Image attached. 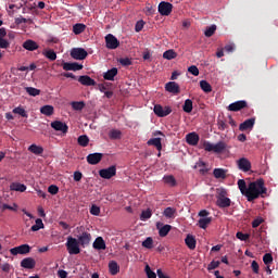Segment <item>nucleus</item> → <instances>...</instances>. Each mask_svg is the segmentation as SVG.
Listing matches in <instances>:
<instances>
[{
  "label": "nucleus",
  "instance_id": "obj_1",
  "mask_svg": "<svg viewBox=\"0 0 278 278\" xmlns=\"http://www.w3.org/2000/svg\"><path fill=\"white\" fill-rule=\"evenodd\" d=\"M238 188L243 194V197H247L248 201L251 203L255 201V199H264L268 192V189L266 186H264V179H257L256 181H252L247 187V181L244 179L238 180Z\"/></svg>",
  "mask_w": 278,
  "mask_h": 278
},
{
  "label": "nucleus",
  "instance_id": "obj_2",
  "mask_svg": "<svg viewBox=\"0 0 278 278\" xmlns=\"http://www.w3.org/2000/svg\"><path fill=\"white\" fill-rule=\"evenodd\" d=\"M76 240L78 241V244L83 249H86V247H89L90 242H92V235L86 230V227L79 226L76 228Z\"/></svg>",
  "mask_w": 278,
  "mask_h": 278
},
{
  "label": "nucleus",
  "instance_id": "obj_3",
  "mask_svg": "<svg viewBox=\"0 0 278 278\" xmlns=\"http://www.w3.org/2000/svg\"><path fill=\"white\" fill-rule=\"evenodd\" d=\"M203 149L204 151H207V153H223L227 150V144L225 141H219L217 143H212L210 141L203 142Z\"/></svg>",
  "mask_w": 278,
  "mask_h": 278
},
{
  "label": "nucleus",
  "instance_id": "obj_4",
  "mask_svg": "<svg viewBox=\"0 0 278 278\" xmlns=\"http://www.w3.org/2000/svg\"><path fill=\"white\" fill-rule=\"evenodd\" d=\"M65 247L70 255H79L81 253V249L79 248L81 245L76 238L67 237Z\"/></svg>",
  "mask_w": 278,
  "mask_h": 278
},
{
  "label": "nucleus",
  "instance_id": "obj_5",
  "mask_svg": "<svg viewBox=\"0 0 278 278\" xmlns=\"http://www.w3.org/2000/svg\"><path fill=\"white\" fill-rule=\"evenodd\" d=\"M217 207L225 208L231 206V199L227 198V190L219 189L217 192Z\"/></svg>",
  "mask_w": 278,
  "mask_h": 278
},
{
  "label": "nucleus",
  "instance_id": "obj_6",
  "mask_svg": "<svg viewBox=\"0 0 278 278\" xmlns=\"http://www.w3.org/2000/svg\"><path fill=\"white\" fill-rule=\"evenodd\" d=\"M173 112L170 106H162V104L154 105V114L159 116V118H164L168 116Z\"/></svg>",
  "mask_w": 278,
  "mask_h": 278
},
{
  "label": "nucleus",
  "instance_id": "obj_7",
  "mask_svg": "<svg viewBox=\"0 0 278 278\" xmlns=\"http://www.w3.org/2000/svg\"><path fill=\"white\" fill-rule=\"evenodd\" d=\"M50 126L54 131H61L62 136H66L68 134V125L62 121L51 122Z\"/></svg>",
  "mask_w": 278,
  "mask_h": 278
},
{
  "label": "nucleus",
  "instance_id": "obj_8",
  "mask_svg": "<svg viewBox=\"0 0 278 278\" xmlns=\"http://www.w3.org/2000/svg\"><path fill=\"white\" fill-rule=\"evenodd\" d=\"M73 60H86L88 58V52L84 48H74L70 53Z\"/></svg>",
  "mask_w": 278,
  "mask_h": 278
},
{
  "label": "nucleus",
  "instance_id": "obj_9",
  "mask_svg": "<svg viewBox=\"0 0 278 278\" xmlns=\"http://www.w3.org/2000/svg\"><path fill=\"white\" fill-rule=\"evenodd\" d=\"M173 12V4L170 2L162 1L159 4V14L161 16H170Z\"/></svg>",
  "mask_w": 278,
  "mask_h": 278
},
{
  "label": "nucleus",
  "instance_id": "obj_10",
  "mask_svg": "<svg viewBox=\"0 0 278 278\" xmlns=\"http://www.w3.org/2000/svg\"><path fill=\"white\" fill-rule=\"evenodd\" d=\"M31 247L29 244H22L10 250L11 255H27L30 253Z\"/></svg>",
  "mask_w": 278,
  "mask_h": 278
},
{
  "label": "nucleus",
  "instance_id": "obj_11",
  "mask_svg": "<svg viewBox=\"0 0 278 278\" xmlns=\"http://www.w3.org/2000/svg\"><path fill=\"white\" fill-rule=\"evenodd\" d=\"M105 45L106 49H118V47H121V41H118L114 35L109 34L105 36Z\"/></svg>",
  "mask_w": 278,
  "mask_h": 278
},
{
  "label": "nucleus",
  "instance_id": "obj_12",
  "mask_svg": "<svg viewBox=\"0 0 278 278\" xmlns=\"http://www.w3.org/2000/svg\"><path fill=\"white\" fill-rule=\"evenodd\" d=\"M99 175L102 179H112V177H116V167L113 165L108 168L100 169Z\"/></svg>",
  "mask_w": 278,
  "mask_h": 278
},
{
  "label": "nucleus",
  "instance_id": "obj_13",
  "mask_svg": "<svg viewBox=\"0 0 278 278\" xmlns=\"http://www.w3.org/2000/svg\"><path fill=\"white\" fill-rule=\"evenodd\" d=\"M248 103L245 100H239L237 102H233L228 105L229 112H240V110H244V108H248Z\"/></svg>",
  "mask_w": 278,
  "mask_h": 278
},
{
  "label": "nucleus",
  "instance_id": "obj_14",
  "mask_svg": "<svg viewBox=\"0 0 278 278\" xmlns=\"http://www.w3.org/2000/svg\"><path fill=\"white\" fill-rule=\"evenodd\" d=\"M156 229H159V236L161 238H166V236H168V233H170V229H173V226L166 224H162L160 222L156 223Z\"/></svg>",
  "mask_w": 278,
  "mask_h": 278
},
{
  "label": "nucleus",
  "instance_id": "obj_15",
  "mask_svg": "<svg viewBox=\"0 0 278 278\" xmlns=\"http://www.w3.org/2000/svg\"><path fill=\"white\" fill-rule=\"evenodd\" d=\"M237 166L239 170H242L243 173H249L251 170V161L247 157H241L237 161Z\"/></svg>",
  "mask_w": 278,
  "mask_h": 278
},
{
  "label": "nucleus",
  "instance_id": "obj_16",
  "mask_svg": "<svg viewBox=\"0 0 278 278\" xmlns=\"http://www.w3.org/2000/svg\"><path fill=\"white\" fill-rule=\"evenodd\" d=\"M102 160H103V153L96 152L87 155V162L88 164H91V166L99 164V162H101Z\"/></svg>",
  "mask_w": 278,
  "mask_h": 278
},
{
  "label": "nucleus",
  "instance_id": "obj_17",
  "mask_svg": "<svg viewBox=\"0 0 278 278\" xmlns=\"http://www.w3.org/2000/svg\"><path fill=\"white\" fill-rule=\"evenodd\" d=\"M166 92H170V94H179L181 89L179 88V84L175 81H169L165 85Z\"/></svg>",
  "mask_w": 278,
  "mask_h": 278
},
{
  "label": "nucleus",
  "instance_id": "obj_18",
  "mask_svg": "<svg viewBox=\"0 0 278 278\" xmlns=\"http://www.w3.org/2000/svg\"><path fill=\"white\" fill-rule=\"evenodd\" d=\"M62 67H63V71H81L84 68V65L77 62H74V63L63 62Z\"/></svg>",
  "mask_w": 278,
  "mask_h": 278
},
{
  "label": "nucleus",
  "instance_id": "obj_19",
  "mask_svg": "<svg viewBox=\"0 0 278 278\" xmlns=\"http://www.w3.org/2000/svg\"><path fill=\"white\" fill-rule=\"evenodd\" d=\"M21 267L26 268L27 270H31L36 268V260L33 257H26L21 261Z\"/></svg>",
  "mask_w": 278,
  "mask_h": 278
},
{
  "label": "nucleus",
  "instance_id": "obj_20",
  "mask_svg": "<svg viewBox=\"0 0 278 278\" xmlns=\"http://www.w3.org/2000/svg\"><path fill=\"white\" fill-rule=\"evenodd\" d=\"M92 248L96 251H105L108 247L105 245V240L103 239V237L96 238V240L92 243Z\"/></svg>",
  "mask_w": 278,
  "mask_h": 278
},
{
  "label": "nucleus",
  "instance_id": "obj_21",
  "mask_svg": "<svg viewBox=\"0 0 278 278\" xmlns=\"http://www.w3.org/2000/svg\"><path fill=\"white\" fill-rule=\"evenodd\" d=\"M254 126H255V118H249L239 125V130L247 131L248 129H252Z\"/></svg>",
  "mask_w": 278,
  "mask_h": 278
},
{
  "label": "nucleus",
  "instance_id": "obj_22",
  "mask_svg": "<svg viewBox=\"0 0 278 278\" xmlns=\"http://www.w3.org/2000/svg\"><path fill=\"white\" fill-rule=\"evenodd\" d=\"M78 81L81 86H97V81L88 75L79 76Z\"/></svg>",
  "mask_w": 278,
  "mask_h": 278
},
{
  "label": "nucleus",
  "instance_id": "obj_23",
  "mask_svg": "<svg viewBox=\"0 0 278 278\" xmlns=\"http://www.w3.org/2000/svg\"><path fill=\"white\" fill-rule=\"evenodd\" d=\"M186 140L191 147L199 144V135L197 132H189L186 135Z\"/></svg>",
  "mask_w": 278,
  "mask_h": 278
},
{
  "label": "nucleus",
  "instance_id": "obj_24",
  "mask_svg": "<svg viewBox=\"0 0 278 278\" xmlns=\"http://www.w3.org/2000/svg\"><path fill=\"white\" fill-rule=\"evenodd\" d=\"M185 243L187 244L188 249H190V251H194L197 249V239H194V236L192 235H187Z\"/></svg>",
  "mask_w": 278,
  "mask_h": 278
},
{
  "label": "nucleus",
  "instance_id": "obj_25",
  "mask_svg": "<svg viewBox=\"0 0 278 278\" xmlns=\"http://www.w3.org/2000/svg\"><path fill=\"white\" fill-rule=\"evenodd\" d=\"M42 55L50 62H55V60H58V53H55L53 49H45Z\"/></svg>",
  "mask_w": 278,
  "mask_h": 278
},
{
  "label": "nucleus",
  "instance_id": "obj_26",
  "mask_svg": "<svg viewBox=\"0 0 278 278\" xmlns=\"http://www.w3.org/2000/svg\"><path fill=\"white\" fill-rule=\"evenodd\" d=\"M38 47V43L31 39H27L23 43V48L26 49V51H36Z\"/></svg>",
  "mask_w": 278,
  "mask_h": 278
},
{
  "label": "nucleus",
  "instance_id": "obj_27",
  "mask_svg": "<svg viewBox=\"0 0 278 278\" xmlns=\"http://www.w3.org/2000/svg\"><path fill=\"white\" fill-rule=\"evenodd\" d=\"M118 75V68L113 67L104 73L103 77L106 81H114V77Z\"/></svg>",
  "mask_w": 278,
  "mask_h": 278
},
{
  "label": "nucleus",
  "instance_id": "obj_28",
  "mask_svg": "<svg viewBox=\"0 0 278 278\" xmlns=\"http://www.w3.org/2000/svg\"><path fill=\"white\" fill-rule=\"evenodd\" d=\"M28 151H30V153H34V155H42V153H45V148L33 143L30 147H28Z\"/></svg>",
  "mask_w": 278,
  "mask_h": 278
},
{
  "label": "nucleus",
  "instance_id": "obj_29",
  "mask_svg": "<svg viewBox=\"0 0 278 278\" xmlns=\"http://www.w3.org/2000/svg\"><path fill=\"white\" fill-rule=\"evenodd\" d=\"M40 112L41 114H43V116H53V112H55V109L53 108V105H43L40 108Z\"/></svg>",
  "mask_w": 278,
  "mask_h": 278
},
{
  "label": "nucleus",
  "instance_id": "obj_30",
  "mask_svg": "<svg viewBox=\"0 0 278 278\" xmlns=\"http://www.w3.org/2000/svg\"><path fill=\"white\" fill-rule=\"evenodd\" d=\"M149 147H155L159 151H162V138H152L148 140Z\"/></svg>",
  "mask_w": 278,
  "mask_h": 278
},
{
  "label": "nucleus",
  "instance_id": "obj_31",
  "mask_svg": "<svg viewBox=\"0 0 278 278\" xmlns=\"http://www.w3.org/2000/svg\"><path fill=\"white\" fill-rule=\"evenodd\" d=\"M109 271L112 275H118V273H121V266H118V263H116V261H111L109 263Z\"/></svg>",
  "mask_w": 278,
  "mask_h": 278
},
{
  "label": "nucleus",
  "instance_id": "obj_32",
  "mask_svg": "<svg viewBox=\"0 0 278 278\" xmlns=\"http://www.w3.org/2000/svg\"><path fill=\"white\" fill-rule=\"evenodd\" d=\"M11 190H13L14 192H25V190H27V186L21 184V182H13L10 186Z\"/></svg>",
  "mask_w": 278,
  "mask_h": 278
},
{
  "label": "nucleus",
  "instance_id": "obj_33",
  "mask_svg": "<svg viewBox=\"0 0 278 278\" xmlns=\"http://www.w3.org/2000/svg\"><path fill=\"white\" fill-rule=\"evenodd\" d=\"M109 138L110 140H121V138H123V131L118 129H112L109 132Z\"/></svg>",
  "mask_w": 278,
  "mask_h": 278
},
{
  "label": "nucleus",
  "instance_id": "obj_34",
  "mask_svg": "<svg viewBox=\"0 0 278 278\" xmlns=\"http://www.w3.org/2000/svg\"><path fill=\"white\" fill-rule=\"evenodd\" d=\"M212 223V217H202L198 222L200 229H207V226Z\"/></svg>",
  "mask_w": 278,
  "mask_h": 278
},
{
  "label": "nucleus",
  "instance_id": "obj_35",
  "mask_svg": "<svg viewBox=\"0 0 278 278\" xmlns=\"http://www.w3.org/2000/svg\"><path fill=\"white\" fill-rule=\"evenodd\" d=\"M213 175L215 179H225L227 177V172L223 168H215Z\"/></svg>",
  "mask_w": 278,
  "mask_h": 278
},
{
  "label": "nucleus",
  "instance_id": "obj_36",
  "mask_svg": "<svg viewBox=\"0 0 278 278\" xmlns=\"http://www.w3.org/2000/svg\"><path fill=\"white\" fill-rule=\"evenodd\" d=\"M84 31H86V25L85 24L78 23V24H75L73 26V33L76 36H79V34H84Z\"/></svg>",
  "mask_w": 278,
  "mask_h": 278
},
{
  "label": "nucleus",
  "instance_id": "obj_37",
  "mask_svg": "<svg viewBox=\"0 0 278 278\" xmlns=\"http://www.w3.org/2000/svg\"><path fill=\"white\" fill-rule=\"evenodd\" d=\"M194 168H199L201 175H205L207 173V165L203 161H199L195 163Z\"/></svg>",
  "mask_w": 278,
  "mask_h": 278
},
{
  "label": "nucleus",
  "instance_id": "obj_38",
  "mask_svg": "<svg viewBox=\"0 0 278 278\" xmlns=\"http://www.w3.org/2000/svg\"><path fill=\"white\" fill-rule=\"evenodd\" d=\"M175 214H177V210L170 206L166 207L163 212V216H165V218H175Z\"/></svg>",
  "mask_w": 278,
  "mask_h": 278
},
{
  "label": "nucleus",
  "instance_id": "obj_39",
  "mask_svg": "<svg viewBox=\"0 0 278 278\" xmlns=\"http://www.w3.org/2000/svg\"><path fill=\"white\" fill-rule=\"evenodd\" d=\"M163 181L167 184V186H172V188L177 186V180L173 175L164 176Z\"/></svg>",
  "mask_w": 278,
  "mask_h": 278
},
{
  "label": "nucleus",
  "instance_id": "obj_40",
  "mask_svg": "<svg viewBox=\"0 0 278 278\" xmlns=\"http://www.w3.org/2000/svg\"><path fill=\"white\" fill-rule=\"evenodd\" d=\"M79 147H87L90 143V138L86 135L79 136L77 139Z\"/></svg>",
  "mask_w": 278,
  "mask_h": 278
},
{
  "label": "nucleus",
  "instance_id": "obj_41",
  "mask_svg": "<svg viewBox=\"0 0 278 278\" xmlns=\"http://www.w3.org/2000/svg\"><path fill=\"white\" fill-rule=\"evenodd\" d=\"M163 58L164 60H175V58H177V52H175V50H166L163 53Z\"/></svg>",
  "mask_w": 278,
  "mask_h": 278
},
{
  "label": "nucleus",
  "instance_id": "obj_42",
  "mask_svg": "<svg viewBox=\"0 0 278 278\" xmlns=\"http://www.w3.org/2000/svg\"><path fill=\"white\" fill-rule=\"evenodd\" d=\"M200 88L203 90V92H212V85L207 83V80H201L200 81Z\"/></svg>",
  "mask_w": 278,
  "mask_h": 278
},
{
  "label": "nucleus",
  "instance_id": "obj_43",
  "mask_svg": "<svg viewBox=\"0 0 278 278\" xmlns=\"http://www.w3.org/2000/svg\"><path fill=\"white\" fill-rule=\"evenodd\" d=\"M153 216V211L151 208H147L146 211L141 212L140 220H149Z\"/></svg>",
  "mask_w": 278,
  "mask_h": 278
},
{
  "label": "nucleus",
  "instance_id": "obj_44",
  "mask_svg": "<svg viewBox=\"0 0 278 278\" xmlns=\"http://www.w3.org/2000/svg\"><path fill=\"white\" fill-rule=\"evenodd\" d=\"M182 110L187 114H190V112H192V100L187 99L182 105Z\"/></svg>",
  "mask_w": 278,
  "mask_h": 278
},
{
  "label": "nucleus",
  "instance_id": "obj_45",
  "mask_svg": "<svg viewBox=\"0 0 278 278\" xmlns=\"http://www.w3.org/2000/svg\"><path fill=\"white\" fill-rule=\"evenodd\" d=\"M25 90L29 97H38V94H40V89L34 87H25Z\"/></svg>",
  "mask_w": 278,
  "mask_h": 278
},
{
  "label": "nucleus",
  "instance_id": "obj_46",
  "mask_svg": "<svg viewBox=\"0 0 278 278\" xmlns=\"http://www.w3.org/2000/svg\"><path fill=\"white\" fill-rule=\"evenodd\" d=\"M216 34V25L213 24L208 27H206L204 35L206 36V38H212V35Z\"/></svg>",
  "mask_w": 278,
  "mask_h": 278
},
{
  "label": "nucleus",
  "instance_id": "obj_47",
  "mask_svg": "<svg viewBox=\"0 0 278 278\" xmlns=\"http://www.w3.org/2000/svg\"><path fill=\"white\" fill-rule=\"evenodd\" d=\"M13 114H18L22 118H27V111L21 106L13 109Z\"/></svg>",
  "mask_w": 278,
  "mask_h": 278
},
{
  "label": "nucleus",
  "instance_id": "obj_48",
  "mask_svg": "<svg viewBox=\"0 0 278 278\" xmlns=\"http://www.w3.org/2000/svg\"><path fill=\"white\" fill-rule=\"evenodd\" d=\"M73 110H76L77 112H81L84 108H86V103L84 101L80 102H72Z\"/></svg>",
  "mask_w": 278,
  "mask_h": 278
},
{
  "label": "nucleus",
  "instance_id": "obj_49",
  "mask_svg": "<svg viewBox=\"0 0 278 278\" xmlns=\"http://www.w3.org/2000/svg\"><path fill=\"white\" fill-rule=\"evenodd\" d=\"M263 262L265 266H270V264H273V254L270 253L264 254Z\"/></svg>",
  "mask_w": 278,
  "mask_h": 278
},
{
  "label": "nucleus",
  "instance_id": "obj_50",
  "mask_svg": "<svg viewBox=\"0 0 278 278\" xmlns=\"http://www.w3.org/2000/svg\"><path fill=\"white\" fill-rule=\"evenodd\" d=\"M141 245H142L144 249H152V248H153V238L148 237V238L141 243Z\"/></svg>",
  "mask_w": 278,
  "mask_h": 278
},
{
  "label": "nucleus",
  "instance_id": "obj_51",
  "mask_svg": "<svg viewBox=\"0 0 278 278\" xmlns=\"http://www.w3.org/2000/svg\"><path fill=\"white\" fill-rule=\"evenodd\" d=\"M236 236H237L238 240H241L242 242H247V240H249L251 238V235L244 233L241 231H238Z\"/></svg>",
  "mask_w": 278,
  "mask_h": 278
},
{
  "label": "nucleus",
  "instance_id": "obj_52",
  "mask_svg": "<svg viewBox=\"0 0 278 278\" xmlns=\"http://www.w3.org/2000/svg\"><path fill=\"white\" fill-rule=\"evenodd\" d=\"M16 25H22V23H28L29 25H34V20L25 18V17H17L15 20Z\"/></svg>",
  "mask_w": 278,
  "mask_h": 278
},
{
  "label": "nucleus",
  "instance_id": "obj_53",
  "mask_svg": "<svg viewBox=\"0 0 278 278\" xmlns=\"http://www.w3.org/2000/svg\"><path fill=\"white\" fill-rule=\"evenodd\" d=\"M146 275L148 276V278H157V274L151 270V267L149 265L146 266Z\"/></svg>",
  "mask_w": 278,
  "mask_h": 278
},
{
  "label": "nucleus",
  "instance_id": "obj_54",
  "mask_svg": "<svg viewBox=\"0 0 278 278\" xmlns=\"http://www.w3.org/2000/svg\"><path fill=\"white\" fill-rule=\"evenodd\" d=\"M218 266H220V261H212L207 266V270H216Z\"/></svg>",
  "mask_w": 278,
  "mask_h": 278
},
{
  "label": "nucleus",
  "instance_id": "obj_55",
  "mask_svg": "<svg viewBox=\"0 0 278 278\" xmlns=\"http://www.w3.org/2000/svg\"><path fill=\"white\" fill-rule=\"evenodd\" d=\"M48 192L50 194H58L60 192V188L55 185H51L48 187Z\"/></svg>",
  "mask_w": 278,
  "mask_h": 278
},
{
  "label": "nucleus",
  "instance_id": "obj_56",
  "mask_svg": "<svg viewBox=\"0 0 278 278\" xmlns=\"http://www.w3.org/2000/svg\"><path fill=\"white\" fill-rule=\"evenodd\" d=\"M217 127H218L219 131H225V129H227L228 125H227V123H225V121L218 119Z\"/></svg>",
  "mask_w": 278,
  "mask_h": 278
},
{
  "label": "nucleus",
  "instance_id": "obj_57",
  "mask_svg": "<svg viewBox=\"0 0 278 278\" xmlns=\"http://www.w3.org/2000/svg\"><path fill=\"white\" fill-rule=\"evenodd\" d=\"M251 268L255 275H260V264H257V261L251 263Z\"/></svg>",
  "mask_w": 278,
  "mask_h": 278
},
{
  "label": "nucleus",
  "instance_id": "obj_58",
  "mask_svg": "<svg viewBox=\"0 0 278 278\" xmlns=\"http://www.w3.org/2000/svg\"><path fill=\"white\" fill-rule=\"evenodd\" d=\"M90 214H92V216H99V214H101V208L97 205H92L90 208Z\"/></svg>",
  "mask_w": 278,
  "mask_h": 278
},
{
  "label": "nucleus",
  "instance_id": "obj_59",
  "mask_svg": "<svg viewBox=\"0 0 278 278\" xmlns=\"http://www.w3.org/2000/svg\"><path fill=\"white\" fill-rule=\"evenodd\" d=\"M189 73H191V75H193L194 77H199V67H197L195 65H191L188 68Z\"/></svg>",
  "mask_w": 278,
  "mask_h": 278
},
{
  "label": "nucleus",
  "instance_id": "obj_60",
  "mask_svg": "<svg viewBox=\"0 0 278 278\" xmlns=\"http://www.w3.org/2000/svg\"><path fill=\"white\" fill-rule=\"evenodd\" d=\"M119 64H122V66H131V59L122 58L119 59Z\"/></svg>",
  "mask_w": 278,
  "mask_h": 278
},
{
  "label": "nucleus",
  "instance_id": "obj_61",
  "mask_svg": "<svg viewBox=\"0 0 278 278\" xmlns=\"http://www.w3.org/2000/svg\"><path fill=\"white\" fill-rule=\"evenodd\" d=\"M10 48V41L4 38H0V49H9Z\"/></svg>",
  "mask_w": 278,
  "mask_h": 278
},
{
  "label": "nucleus",
  "instance_id": "obj_62",
  "mask_svg": "<svg viewBox=\"0 0 278 278\" xmlns=\"http://www.w3.org/2000/svg\"><path fill=\"white\" fill-rule=\"evenodd\" d=\"M141 29H144V21H138L135 25V31L140 33Z\"/></svg>",
  "mask_w": 278,
  "mask_h": 278
},
{
  "label": "nucleus",
  "instance_id": "obj_63",
  "mask_svg": "<svg viewBox=\"0 0 278 278\" xmlns=\"http://www.w3.org/2000/svg\"><path fill=\"white\" fill-rule=\"evenodd\" d=\"M17 208H18V205H16V204H13V206H10V204H3L2 205L3 211L11 210V212H16Z\"/></svg>",
  "mask_w": 278,
  "mask_h": 278
},
{
  "label": "nucleus",
  "instance_id": "obj_64",
  "mask_svg": "<svg viewBox=\"0 0 278 278\" xmlns=\"http://www.w3.org/2000/svg\"><path fill=\"white\" fill-rule=\"evenodd\" d=\"M262 223H264V219H262V218H256V219H254L253 222H252V227H253V229H257V227L262 224Z\"/></svg>",
  "mask_w": 278,
  "mask_h": 278
}]
</instances>
